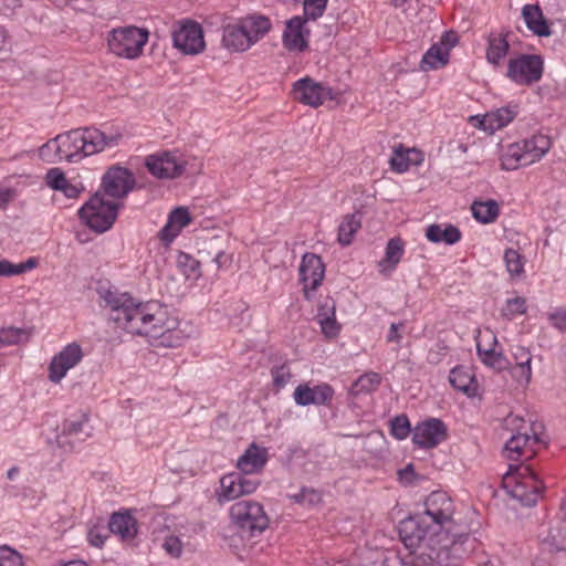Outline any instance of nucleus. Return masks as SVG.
<instances>
[{
    "label": "nucleus",
    "mask_w": 566,
    "mask_h": 566,
    "mask_svg": "<svg viewBox=\"0 0 566 566\" xmlns=\"http://www.w3.org/2000/svg\"><path fill=\"white\" fill-rule=\"evenodd\" d=\"M122 139V134L106 135L94 127L76 128L56 136L60 143L63 160L77 163L84 157L115 147Z\"/></svg>",
    "instance_id": "obj_3"
},
{
    "label": "nucleus",
    "mask_w": 566,
    "mask_h": 566,
    "mask_svg": "<svg viewBox=\"0 0 566 566\" xmlns=\"http://www.w3.org/2000/svg\"><path fill=\"white\" fill-rule=\"evenodd\" d=\"M523 19L527 28L538 36H549L551 28L537 4H525L522 9Z\"/></svg>",
    "instance_id": "obj_30"
},
{
    "label": "nucleus",
    "mask_w": 566,
    "mask_h": 566,
    "mask_svg": "<svg viewBox=\"0 0 566 566\" xmlns=\"http://www.w3.org/2000/svg\"><path fill=\"white\" fill-rule=\"evenodd\" d=\"M293 96L296 101L311 107H318L326 99L333 98L332 90L306 76L293 84Z\"/></svg>",
    "instance_id": "obj_14"
},
{
    "label": "nucleus",
    "mask_w": 566,
    "mask_h": 566,
    "mask_svg": "<svg viewBox=\"0 0 566 566\" xmlns=\"http://www.w3.org/2000/svg\"><path fill=\"white\" fill-rule=\"evenodd\" d=\"M122 207V202L104 198L98 190L78 210V217L91 230L104 233L113 227Z\"/></svg>",
    "instance_id": "obj_5"
},
{
    "label": "nucleus",
    "mask_w": 566,
    "mask_h": 566,
    "mask_svg": "<svg viewBox=\"0 0 566 566\" xmlns=\"http://www.w3.org/2000/svg\"><path fill=\"white\" fill-rule=\"evenodd\" d=\"M510 44L506 35H490L488 39L486 60L493 65H500V63L507 55Z\"/></svg>",
    "instance_id": "obj_34"
},
{
    "label": "nucleus",
    "mask_w": 566,
    "mask_h": 566,
    "mask_svg": "<svg viewBox=\"0 0 566 566\" xmlns=\"http://www.w3.org/2000/svg\"><path fill=\"white\" fill-rule=\"evenodd\" d=\"M28 338L29 333L25 329L13 326L0 328V347L15 345Z\"/></svg>",
    "instance_id": "obj_41"
},
{
    "label": "nucleus",
    "mask_w": 566,
    "mask_h": 566,
    "mask_svg": "<svg viewBox=\"0 0 566 566\" xmlns=\"http://www.w3.org/2000/svg\"><path fill=\"white\" fill-rule=\"evenodd\" d=\"M449 381L454 389L462 391L468 397H475L478 394L479 382L475 376L462 366L451 369Z\"/></svg>",
    "instance_id": "obj_29"
},
{
    "label": "nucleus",
    "mask_w": 566,
    "mask_h": 566,
    "mask_svg": "<svg viewBox=\"0 0 566 566\" xmlns=\"http://www.w3.org/2000/svg\"><path fill=\"white\" fill-rule=\"evenodd\" d=\"M148 38L147 29L126 25L112 29L107 34V44L116 56L134 60L142 55Z\"/></svg>",
    "instance_id": "obj_7"
},
{
    "label": "nucleus",
    "mask_w": 566,
    "mask_h": 566,
    "mask_svg": "<svg viewBox=\"0 0 566 566\" xmlns=\"http://www.w3.org/2000/svg\"><path fill=\"white\" fill-rule=\"evenodd\" d=\"M39 156L40 158L50 164L62 161V155H61V147L59 140H56V137L53 139H50L48 143H45L43 146L39 149Z\"/></svg>",
    "instance_id": "obj_42"
},
{
    "label": "nucleus",
    "mask_w": 566,
    "mask_h": 566,
    "mask_svg": "<svg viewBox=\"0 0 566 566\" xmlns=\"http://www.w3.org/2000/svg\"><path fill=\"white\" fill-rule=\"evenodd\" d=\"M512 357L514 366L510 367L512 375L520 381L528 384L532 378V355L530 350L523 346L512 347Z\"/></svg>",
    "instance_id": "obj_28"
},
{
    "label": "nucleus",
    "mask_w": 566,
    "mask_h": 566,
    "mask_svg": "<svg viewBox=\"0 0 566 566\" xmlns=\"http://www.w3.org/2000/svg\"><path fill=\"white\" fill-rule=\"evenodd\" d=\"M408 151L402 145H399L394 150V156L390 158V167L396 172H405L409 169L410 159Z\"/></svg>",
    "instance_id": "obj_45"
},
{
    "label": "nucleus",
    "mask_w": 566,
    "mask_h": 566,
    "mask_svg": "<svg viewBox=\"0 0 566 566\" xmlns=\"http://www.w3.org/2000/svg\"><path fill=\"white\" fill-rule=\"evenodd\" d=\"M14 195L15 192L13 189L0 186V209H6L14 198Z\"/></svg>",
    "instance_id": "obj_59"
},
{
    "label": "nucleus",
    "mask_w": 566,
    "mask_h": 566,
    "mask_svg": "<svg viewBox=\"0 0 566 566\" xmlns=\"http://www.w3.org/2000/svg\"><path fill=\"white\" fill-rule=\"evenodd\" d=\"M304 22L305 20L301 17H293L286 22L282 40L289 51L302 52L307 48V41L303 32Z\"/></svg>",
    "instance_id": "obj_23"
},
{
    "label": "nucleus",
    "mask_w": 566,
    "mask_h": 566,
    "mask_svg": "<svg viewBox=\"0 0 566 566\" xmlns=\"http://www.w3.org/2000/svg\"><path fill=\"white\" fill-rule=\"evenodd\" d=\"M163 547L172 557H179L182 552L181 541L176 536H168L165 539Z\"/></svg>",
    "instance_id": "obj_53"
},
{
    "label": "nucleus",
    "mask_w": 566,
    "mask_h": 566,
    "mask_svg": "<svg viewBox=\"0 0 566 566\" xmlns=\"http://www.w3.org/2000/svg\"><path fill=\"white\" fill-rule=\"evenodd\" d=\"M328 0H304V15L306 19L316 20L322 17Z\"/></svg>",
    "instance_id": "obj_46"
},
{
    "label": "nucleus",
    "mask_w": 566,
    "mask_h": 566,
    "mask_svg": "<svg viewBox=\"0 0 566 566\" xmlns=\"http://www.w3.org/2000/svg\"><path fill=\"white\" fill-rule=\"evenodd\" d=\"M426 510L420 515L409 516L399 523V537L405 546L411 553L421 549V555H427V549L433 547L432 544H426L429 534L430 524L439 527L451 523L454 513V506L447 493L438 491L431 493L426 503Z\"/></svg>",
    "instance_id": "obj_2"
},
{
    "label": "nucleus",
    "mask_w": 566,
    "mask_h": 566,
    "mask_svg": "<svg viewBox=\"0 0 566 566\" xmlns=\"http://www.w3.org/2000/svg\"><path fill=\"white\" fill-rule=\"evenodd\" d=\"M447 438V427L438 418H430L418 423L412 433V442L419 448L431 449L440 444Z\"/></svg>",
    "instance_id": "obj_16"
},
{
    "label": "nucleus",
    "mask_w": 566,
    "mask_h": 566,
    "mask_svg": "<svg viewBox=\"0 0 566 566\" xmlns=\"http://www.w3.org/2000/svg\"><path fill=\"white\" fill-rule=\"evenodd\" d=\"M522 148H523V151L525 155H527L528 158H533V156H535V147H533V139L530 138V139H525L523 140L522 143H520Z\"/></svg>",
    "instance_id": "obj_64"
},
{
    "label": "nucleus",
    "mask_w": 566,
    "mask_h": 566,
    "mask_svg": "<svg viewBox=\"0 0 566 566\" xmlns=\"http://www.w3.org/2000/svg\"><path fill=\"white\" fill-rule=\"evenodd\" d=\"M135 178L130 170L120 166L107 169L102 178V195L111 200L125 198L135 187Z\"/></svg>",
    "instance_id": "obj_13"
},
{
    "label": "nucleus",
    "mask_w": 566,
    "mask_h": 566,
    "mask_svg": "<svg viewBox=\"0 0 566 566\" xmlns=\"http://www.w3.org/2000/svg\"><path fill=\"white\" fill-rule=\"evenodd\" d=\"M268 461L266 449L251 443L245 452L238 459L237 467L244 473H254L260 471Z\"/></svg>",
    "instance_id": "obj_25"
},
{
    "label": "nucleus",
    "mask_w": 566,
    "mask_h": 566,
    "mask_svg": "<svg viewBox=\"0 0 566 566\" xmlns=\"http://www.w3.org/2000/svg\"><path fill=\"white\" fill-rule=\"evenodd\" d=\"M229 515L241 536H258L269 527L270 523L263 506L251 500H242L232 504Z\"/></svg>",
    "instance_id": "obj_6"
},
{
    "label": "nucleus",
    "mask_w": 566,
    "mask_h": 566,
    "mask_svg": "<svg viewBox=\"0 0 566 566\" xmlns=\"http://www.w3.org/2000/svg\"><path fill=\"white\" fill-rule=\"evenodd\" d=\"M402 327V324H396V323H392L390 325V328H389V333L387 335V340L388 342H396V343H399L400 339H401V335L398 333V329Z\"/></svg>",
    "instance_id": "obj_62"
},
{
    "label": "nucleus",
    "mask_w": 566,
    "mask_h": 566,
    "mask_svg": "<svg viewBox=\"0 0 566 566\" xmlns=\"http://www.w3.org/2000/svg\"><path fill=\"white\" fill-rule=\"evenodd\" d=\"M426 238L433 242L454 244L461 239L460 230L452 224H430L426 230Z\"/></svg>",
    "instance_id": "obj_32"
},
{
    "label": "nucleus",
    "mask_w": 566,
    "mask_h": 566,
    "mask_svg": "<svg viewBox=\"0 0 566 566\" xmlns=\"http://www.w3.org/2000/svg\"><path fill=\"white\" fill-rule=\"evenodd\" d=\"M109 533L108 527L95 525L88 530L87 541L95 547H102Z\"/></svg>",
    "instance_id": "obj_48"
},
{
    "label": "nucleus",
    "mask_w": 566,
    "mask_h": 566,
    "mask_svg": "<svg viewBox=\"0 0 566 566\" xmlns=\"http://www.w3.org/2000/svg\"><path fill=\"white\" fill-rule=\"evenodd\" d=\"M548 321L551 324L559 329L560 332L566 331V310L557 308L556 311L548 314Z\"/></svg>",
    "instance_id": "obj_54"
},
{
    "label": "nucleus",
    "mask_w": 566,
    "mask_h": 566,
    "mask_svg": "<svg viewBox=\"0 0 566 566\" xmlns=\"http://www.w3.org/2000/svg\"><path fill=\"white\" fill-rule=\"evenodd\" d=\"M381 382V376L378 373L369 371L361 375L353 385L355 394L375 391Z\"/></svg>",
    "instance_id": "obj_40"
},
{
    "label": "nucleus",
    "mask_w": 566,
    "mask_h": 566,
    "mask_svg": "<svg viewBox=\"0 0 566 566\" xmlns=\"http://www.w3.org/2000/svg\"><path fill=\"white\" fill-rule=\"evenodd\" d=\"M83 358V352L78 344L72 343L56 354L49 366V379L52 382H60L66 373L76 366Z\"/></svg>",
    "instance_id": "obj_17"
},
{
    "label": "nucleus",
    "mask_w": 566,
    "mask_h": 566,
    "mask_svg": "<svg viewBox=\"0 0 566 566\" xmlns=\"http://www.w3.org/2000/svg\"><path fill=\"white\" fill-rule=\"evenodd\" d=\"M517 115L516 106L501 107L482 116L480 127L486 132H495L509 125Z\"/></svg>",
    "instance_id": "obj_27"
},
{
    "label": "nucleus",
    "mask_w": 566,
    "mask_h": 566,
    "mask_svg": "<svg viewBox=\"0 0 566 566\" xmlns=\"http://www.w3.org/2000/svg\"><path fill=\"white\" fill-rule=\"evenodd\" d=\"M325 274V266L321 256L314 253H305L300 265V280L303 283L304 295L311 298V291H316Z\"/></svg>",
    "instance_id": "obj_18"
},
{
    "label": "nucleus",
    "mask_w": 566,
    "mask_h": 566,
    "mask_svg": "<svg viewBox=\"0 0 566 566\" xmlns=\"http://www.w3.org/2000/svg\"><path fill=\"white\" fill-rule=\"evenodd\" d=\"M190 214L187 208H175L168 217L167 223L159 231L158 237L165 243L169 244L179 234L182 228L190 223Z\"/></svg>",
    "instance_id": "obj_22"
},
{
    "label": "nucleus",
    "mask_w": 566,
    "mask_h": 566,
    "mask_svg": "<svg viewBox=\"0 0 566 566\" xmlns=\"http://www.w3.org/2000/svg\"><path fill=\"white\" fill-rule=\"evenodd\" d=\"M145 166L155 178L175 179L184 174L186 160L177 153L161 151L147 156Z\"/></svg>",
    "instance_id": "obj_12"
},
{
    "label": "nucleus",
    "mask_w": 566,
    "mask_h": 566,
    "mask_svg": "<svg viewBox=\"0 0 566 566\" xmlns=\"http://www.w3.org/2000/svg\"><path fill=\"white\" fill-rule=\"evenodd\" d=\"M240 473V483H241V490L243 495L252 494L261 484L260 479L256 476H252V473Z\"/></svg>",
    "instance_id": "obj_52"
},
{
    "label": "nucleus",
    "mask_w": 566,
    "mask_h": 566,
    "mask_svg": "<svg viewBox=\"0 0 566 566\" xmlns=\"http://www.w3.org/2000/svg\"><path fill=\"white\" fill-rule=\"evenodd\" d=\"M468 541V534H460L453 538L447 537L439 547H430L427 566H458L469 553L465 548Z\"/></svg>",
    "instance_id": "obj_9"
},
{
    "label": "nucleus",
    "mask_w": 566,
    "mask_h": 566,
    "mask_svg": "<svg viewBox=\"0 0 566 566\" xmlns=\"http://www.w3.org/2000/svg\"><path fill=\"white\" fill-rule=\"evenodd\" d=\"M473 217L481 223H491L495 221L500 213L499 203L490 199L488 201H473L471 206Z\"/></svg>",
    "instance_id": "obj_38"
},
{
    "label": "nucleus",
    "mask_w": 566,
    "mask_h": 566,
    "mask_svg": "<svg viewBox=\"0 0 566 566\" xmlns=\"http://www.w3.org/2000/svg\"><path fill=\"white\" fill-rule=\"evenodd\" d=\"M544 72V60L538 54H520L510 59L506 76L517 85L531 86L537 83Z\"/></svg>",
    "instance_id": "obj_8"
},
{
    "label": "nucleus",
    "mask_w": 566,
    "mask_h": 566,
    "mask_svg": "<svg viewBox=\"0 0 566 566\" xmlns=\"http://www.w3.org/2000/svg\"><path fill=\"white\" fill-rule=\"evenodd\" d=\"M244 29L252 46L262 40L272 29L271 20L263 14L252 13L238 19Z\"/></svg>",
    "instance_id": "obj_21"
},
{
    "label": "nucleus",
    "mask_w": 566,
    "mask_h": 566,
    "mask_svg": "<svg viewBox=\"0 0 566 566\" xmlns=\"http://www.w3.org/2000/svg\"><path fill=\"white\" fill-rule=\"evenodd\" d=\"M317 319L326 337L333 338L338 335L340 327L335 318V306L333 302L329 304V302L326 301L318 307Z\"/></svg>",
    "instance_id": "obj_33"
},
{
    "label": "nucleus",
    "mask_w": 566,
    "mask_h": 566,
    "mask_svg": "<svg viewBox=\"0 0 566 566\" xmlns=\"http://www.w3.org/2000/svg\"><path fill=\"white\" fill-rule=\"evenodd\" d=\"M36 260L34 258L28 259L25 262H21L15 264L17 275L23 274L27 271H30L36 266Z\"/></svg>",
    "instance_id": "obj_61"
},
{
    "label": "nucleus",
    "mask_w": 566,
    "mask_h": 566,
    "mask_svg": "<svg viewBox=\"0 0 566 566\" xmlns=\"http://www.w3.org/2000/svg\"><path fill=\"white\" fill-rule=\"evenodd\" d=\"M217 269L228 268L232 263V256L224 251H218L213 258Z\"/></svg>",
    "instance_id": "obj_58"
},
{
    "label": "nucleus",
    "mask_w": 566,
    "mask_h": 566,
    "mask_svg": "<svg viewBox=\"0 0 566 566\" xmlns=\"http://www.w3.org/2000/svg\"><path fill=\"white\" fill-rule=\"evenodd\" d=\"M108 530L123 541H133L137 534V522L129 513H113L108 522Z\"/></svg>",
    "instance_id": "obj_26"
},
{
    "label": "nucleus",
    "mask_w": 566,
    "mask_h": 566,
    "mask_svg": "<svg viewBox=\"0 0 566 566\" xmlns=\"http://www.w3.org/2000/svg\"><path fill=\"white\" fill-rule=\"evenodd\" d=\"M243 496L240 483V473L231 472L220 479V490L217 491L219 503L230 502Z\"/></svg>",
    "instance_id": "obj_31"
},
{
    "label": "nucleus",
    "mask_w": 566,
    "mask_h": 566,
    "mask_svg": "<svg viewBox=\"0 0 566 566\" xmlns=\"http://www.w3.org/2000/svg\"><path fill=\"white\" fill-rule=\"evenodd\" d=\"M522 255L514 249H507L504 253V261L507 272L512 276H518L524 271Z\"/></svg>",
    "instance_id": "obj_43"
},
{
    "label": "nucleus",
    "mask_w": 566,
    "mask_h": 566,
    "mask_svg": "<svg viewBox=\"0 0 566 566\" xmlns=\"http://www.w3.org/2000/svg\"><path fill=\"white\" fill-rule=\"evenodd\" d=\"M84 190V187L81 185V184H71L70 181H67L64 186H63V189H60V191H63V193L67 197V198H76L78 197V195Z\"/></svg>",
    "instance_id": "obj_57"
},
{
    "label": "nucleus",
    "mask_w": 566,
    "mask_h": 566,
    "mask_svg": "<svg viewBox=\"0 0 566 566\" xmlns=\"http://www.w3.org/2000/svg\"><path fill=\"white\" fill-rule=\"evenodd\" d=\"M92 436V427L86 413L63 423L62 433L56 434V443L63 449H74V444L83 442Z\"/></svg>",
    "instance_id": "obj_15"
},
{
    "label": "nucleus",
    "mask_w": 566,
    "mask_h": 566,
    "mask_svg": "<svg viewBox=\"0 0 566 566\" xmlns=\"http://www.w3.org/2000/svg\"><path fill=\"white\" fill-rule=\"evenodd\" d=\"M535 147V156H533L532 161L535 163L539 160L545 154L548 153L552 146L551 139L545 135H535L532 137Z\"/></svg>",
    "instance_id": "obj_49"
},
{
    "label": "nucleus",
    "mask_w": 566,
    "mask_h": 566,
    "mask_svg": "<svg viewBox=\"0 0 566 566\" xmlns=\"http://www.w3.org/2000/svg\"><path fill=\"white\" fill-rule=\"evenodd\" d=\"M251 38L247 36L240 21L235 19L232 22L222 24V45L230 52H245L252 44Z\"/></svg>",
    "instance_id": "obj_20"
},
{
    "label": "nucleus",
    "mask_w": 566,
    "mask_h": 566,
    "mask_svg": "<svg viewBox=\"0 0 566 566\" xmlns=\"http://www.w3.org/2000/svg\"><path fill=\"white\" fill-rule=\"evenodd\" d=\"M0 566H22L20 554L8 546L0 547Z\"/></svg>",
    "instance_id": "obj_50"
},
{
    "label": "nucleus",
    "mask_w": 566,
    "mask_h": 566,
    "mask_svg": "<svg viewBox=\"0 0 566 566\" xmlns=\"http://www.w3.org/2000/svg\"><path fill=\"white\" fill-rule=\"evenodd\" d=\"M516 421L522 424L515 427L516 432L512 434L503 448L504 457L513 461L518 460L526 452L527 446L543 442L537 431V428H542L541 424H532L527 429L525 421L518 417L511 419L510 423L513 424Z\"/></svg>",
    "instance_id": "obj_10"
},
{
    "label": "nucleus",
    "mask_w": 566,
    "mask_h": 566,
    "mask_svg": "<svg viewBox=\"0 0 566 566\" xmlns=\"http://www.w3.org/2000/svg\"><path fill=\"white\" fill-rule=\"evenodd\" d=\"M360 227L361 220L359 216L355 213L346 214L338 227V242L344 247L349 245Z\"/></svg>",
    "instance_id": "obj_39"
},
{
    "label": "nucleus",
    "mask_w": 566,
    "mask_h": 566,
    "mask_svg": "<svg viewBox=\"0 0 566 566\" xmlns=\"http://www.w3.org/2000/svg\"><path fill=\"white\" fill-rule=\"evenodd\" d=\"M505 311L509 315L523 314L526 311L525 300L523 297H514L506 301Z\"/></svg>",
    "instance_id": "obj_55"
},
{
    "label": "nucleus",
    "mask_w": 566,
    "mask_h": 566,
    "mask_svg": "<svg viewBox=\"0 0 566 566\" xmlns=\"http://www.w3.org/2000/svg\"><path fill=\"white\" fill-rule=\"evenodd\" d=\"M64 172L60 168H52L46 174V184L54 190L63 189V186L67 182Z\"/></svg>",
    "instance_id": "obj_51"
},
{
    "label": "nucleus",
    "mask_w": 566,
    "mask_h": 566,
    "mask_svg": "<svg viewBox=\"0 0 566 566\" xmlns=\"http://www.w3.org/2000/svg\"><path fill=\"white\" fill-rule=\"evenodd\" d=\"M405 244L400 238H391L386 245L385 256L378 262V271L385 276H389L399 264Z\"/></svg>",
    "instance_id": "obj_24"
},
{
    "label": "nucleus",
    "mask_w": 566,
    "mask_h": 566,
    "mask_svg": "<svg viewBox=\"0 0 566 566\" xmlns=\"http://www.w3.org/2000/svg\"><path fill=\"white\" fill-rule=\"evenodd\" d=\"M457 43V36L454 33L452 32H449V33H446L442 39H441V45L444 48V49H451L452 46H454Z\"/></svg>",
    "instance_id": "obj_63"
},
{
    "label": "nucleus",
    "mask_w": 566,
    "mask_h": 566,
    "mask_svg": "<svg viewBox=\"0 0 566 566\" xmlns=\"http://www.w3.org/2000/svg\"><path fill=\"white\" fill-rule=\"evenodd\" d=\"M410 431V422L406 415L396 416L390 421V432L395 438L399 440L406 439Z\"/></svg>",
    "instance_id": "obj_44"
},
{
    "label": "nucleus",
    "mask_w": 566,
    "mask_h": 566,
    "mask_svg": "<svg viewBox=\"0 0 566 566\" xmlns=\"http://www.w3.org/2000/svg\"><path fill=\"white\" fill-rule=\"evenodd\" d=\"M334 396L333 388L322 384L313 388L307 385H298L294 391V400L298 406L327 405Z\"/></svg>",
    "instance_id": "obj_19"
},
{
    "label": "nucleus",
    "mask_w": 566,
    "mask_h": 566,
    "mask_svg": "<svg viewBox=\"0 0 566 566\" xmlns=\"http://www.w3.org/2000/svg\"><path fill=\"white\" fill-rule=\"evenodd\" d=\"M503 488L522 505L534 506L545 485L530 464H510L503 476Z\"/></svg>",
    "instance_id": "obj_4"
},
{
    "label": "nucleus",
    "mask_w": 566,
    "mask_h": 566,
    "mask_svg": "<svg viewBox=\"0 0 566 566\" xmlns=\"http://www.w3.org/2000/svg\"><path fill=\"white\" fill-rule=\"evenodd\" d=\"M449 60V49L441 44H433L422 56L420 69L422 71L437 70L444 66Z\"/></svg>",
    "instance_id": "obj_36"
},
{
    "label": "nucleus",
    "mask_w": 566,
    "mask_h": 566,
    "mask_svg": "<svg viewBox=\"0 0 566 566\" xmlns=\"http://www.w3.org/2000/svg\"><path fill=\"white\" fill-rule=\"evenodd\" d=\"M476 352L482 363L497 371L509 369L510 360L500 352H495L493 347L483 348L480 340L476 342Z\"/></svg>",
    "instance_id": "obj_37"
},
{
    "label": "nucleus",
    "mask_w": 566,
    "mask_h": 566,
    "mask_svg": "<svg viewBox=\"0 0 566 566\" xmlns=\"http://www.w3.org/2000/svg\"><path fill=\"white\" fill-rule=\"evenodd\" d=\"M271 375L273 378V384L276 388L285 387L291 379L290 367L285 364L273 367L271 369Z\"/></svg>",
    "instance_id": "obj_47"
},
{
    "label": "nucleus",
    "mask_w": 566,
    "mask_h": 566,
    "mask_svg": "<svg viewBox=\"0 0 566 566\" xmlns=\"http://www.w3.org/2000/svg\"><path fill=\"white\" fill-rule=\"evenodd\" d=\"M172 43L184 54H199L206 46L201 25L191 20L180 22L172 31Z\"/></svg>",
    "instance_id": "obj_11"
},
{
    "label": "nucleus",
    "mask_w": 566,
    "mask_h": 566,
    "mask_svg": "<svg viewBox=\"0 0 566 566\" xmlns=\"http://www.w3.org/2000/svg\"><path fill=\"white\" fill-rule=\"evenodd\" d=\"M533 164L532 158L524 154L520 143L510 145L501 158V166L504 170H514L521 166Z\"/></svg>",
    "instance_id": "obj_35"
},
{
    "label": "nucleus",
    "mask_w": 566,
    "mask_h": 566,
    "mask_svg": "<svg viewBox=\"0 0 566 566\" xmlns=\"http://www.w3.org/2000/svg\"><path fill=\"white\" fill-rule=\"evenodd\" d=\"M14 275H17L15 264L6 259L0 260V276L10 277Z\"/></svg>",
    "instance_id": "obj_60"
},
{
    "label": "nucleus",
    "mask_w": 566,
    "mask_h": 566,
    "mask_svg": "<svg viewBox=\"0 0 566 566\" xmlns=\"http://www.w3.org/2000/svg\"><path fill=\"white\" fill-rule=\"evenodd\" d=\"M98 295L118 328L132 335L159 339V345L166 347L181 345L178 321L169 317L167 307L160 303L139 302L127 292L111 289L98 290Z\"/></svg>",
    "instance_id": "obj_1"
},
{
    "label": "nucleus",
    "mask_w": 566,
    "mask_h": 566,
    "mask_svg": "<svg viewBox=\"0 0 566 566\" xmlns=\"http://www.w3.org/2000/svg\"><path fill=\"white\" fill-rule=\"evenodd\" d=\"M398 479L405 485L411 484L416 479L413 464L409 463L403 469H400L398 471Z\"/></svg>",
    "instance_id": "obj_56"
}]
</instances>
